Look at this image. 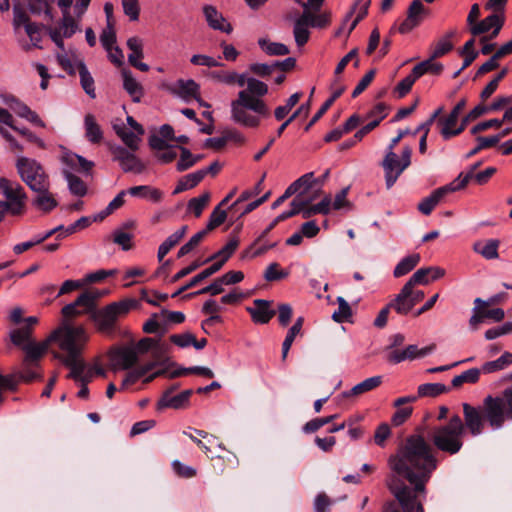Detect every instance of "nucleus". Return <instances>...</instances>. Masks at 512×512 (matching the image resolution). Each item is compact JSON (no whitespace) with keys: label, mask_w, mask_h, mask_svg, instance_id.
Instances as JSON below:
<instances>
[{"label":"nucleus","mask_w":512,"mask_h":512,"mask_svg":"<svg viewBox=\"0 0 512 512\" xmlns=\"http://www.w3.org/2000/svg\"><path fill=\"white\" fill-rule=\"evenodd\" d=\"M170 91L188 101L199 96V85L192 79H180L170 88Z\"/></svg>","instance_id":"28"},{"label":"nucleus","mask_w":512,"mask_h":512,"mask_svg":"<svg viewBox=\"0 0 512 512\" xmlns=\"http://www.w3.org/2000/svg\"><path fill=\"white\" fill-rule=\"evenodd\" d=\"M114 160L119 162L124 172H133L136 174L142 173L145 165L133 153H130L122 147H118L113 151Z\"/></svg>","instance_id":"21"},{"label":"nucleus","mask_w":512,"mask_h":512,"mask_svg":"<svg viewBox=\"0 0 512 512\" xmlns=\"http://www.w3.org/2000/svg\"><path fill=\"white\" fill-rule=\"evenodd\" d=\"M0 192L11 205V215L20 216L25 213L27 194L23 186L17 181L0 177Z\"/></svg>","instance_id":"11"},{"label":"nucleus","mask_w":512,"mask_h":512,"mask_svg":"<svg viewBox=\"0 0 512 512\" xmlns=\"http://www.w3.org/2000/svg\"><path fill=\"white\" fill-rule=\"evenodd\" d=\"M490 301H483L480 298L475 300V304H478L479 308L482 310L484 318H488L493 320L494 322H500L505 317V312L501 308L488 309L490 305Z\"/></svg>","instance_id":"49"},{"label":"nucleus","mask_w":512,"mask_h":512,"mask_svg":"<svg viewBox=\"0 0 512 512\" xmlns=\"http://www.w3.org/2000/svg\"><path fill=\"white\" fill-rule=\"evenodd\" d=\"M258 45L266 54L271 56H285L290 53L289 48L285 44L271 42L266 38H260Z\"/></svg>","instance_id":"43"},{"label":"nucleus","mask_w":512,"mask_h":512,"mask_svg":"<svg viewBox=\"0 0 512 512\" xmlns=\"http://www.w3.org/2000/svg\"><path fill=\"white\" fill-rule=\"evenodd\" d=\"M50 348L51 346L48 342V338L38 343L34 341L26 343L22 348L25 353L22 365L26 368H29L30 366H37L39 360L46 354V352L50 351Z\"/></svg>","instance_id":"19"},{"label":"nucleus","mask_w":512,"mask_h":512,"mask_svg":"<svg viewBox=\"0 0 512 512\" xmlns=\"http://www.w3.org/2000/svg\"><path fill=\"white\" fill-rule=\"evenodd\" d=\"M184 435L188 436L192 441H194L206 454L211 452V446L217 444V446L223 450V454L217 455L216 457H211V460L222 461L223 463L219 464V469L221 472L225 470V468L236 469L239 466V459L235 453L227 450L222 443L218 442L216 436L211 435L203 430L193 429L192 432L184 431Z\"/></svg>","instance_id":"7"},{"label":"nucleus","mask_w":512,"mask_h":512,"mask_svg":"<svg viewBox=\"0 0 512 512\" xmlns=\"http://www.w3.org/2000/svg\"><path fill=\"white\" fill-rule=\"evenodd\" d=\"M425 12V7L421 0H413L407 9L406 18L399 24L398 31L401 34H406L417 27Z\"/></svg>","instance_id":"20"},{"label":"nucleus","mask_w":512,"mask_h":512,"mask_svg":"<svg viewBox=\"0 0 512 512\" xmlns=\"http://www.w3.org/2000/svg\"><path fill=\"white\" fill-rule=\"evenodd\" d=\"M420 262V255L418 253L411 254L403 258L395 267L393 271L394 277H402L411 272Z\"/></svg>","instance_id":"41"},{"label":"nucleus","mask_w":512,"mask_h":512,"mask_svg":"<svg viewBox=\"0 0 512 512\" xmlns=\"http://www.w3.org/2000/svg\"><path fill=\"white\" fill-rule=\"evenodd\" d=\"M179 149L181 151V155L176 165L178 171H185L201 160V156L192 155L188 149L183 147H180Z\"/></svg>","instance_id":"54"},{"label":"nucleus","mask_w":512,"mask_h":512,"mask_svg":"<svg viewBox=\"0 0 512 512\" xmlns=\"http://www.w3.org/2000/svg\"><path fill=\"white\" fill-rule=\"evenodd\" d=\"M209 77L220 84L238 86L245 89L238 92L237 97L231 101V119L245 128H258L262 122L271 115L270 107L264 100L268 94V85L254 77H246L245 74L234 70H215L209 73Z\"/></svg>","instance_id":"2"},{"label":"nucleus","mask_w":512,"mask_h":512,"mask_svg":"<svg viewBox=\"0 0 512 512\" xmlns=\"http://www.w3.org/2000/svg\"><path fill=\"white\" fill-rule=\"evenodd\" d=\"M114 129L117 135L122 139V141L132 150L138 149V144L140 142V135L134 134L133 132L126 131L123 127L114 126Z\"/></svg>","instance_id":"59"},{"label":"nucleus","mask_w":512,"mask_h":512,"mask_svg":"<svg viewBox=\"0 0 512 512\" xmlns=\"http://www.w3.org/2000/svg\"><path fill=\"white\" fill-rule=\"evenodd\" d=\"M113 242L119 245L124 251L131 250L134 246L133 235L120 229L114 231Z\"/></svg>","instance_id":"60"},{"label":"nucleus","mask_w":512,"mask_h":512,"mask_svg":"<svg viewBox=\"0 0 512 512\" xmlns=\"http://www.w3.org/2000/svg\"><path fill=\"white\" fill-rule=\"evenodd\" d=\"M81 86L84 91L91 97L95 98V87H94V79L89 73L86 65L83 62H79L77 65Z\"/></svg>","instance_id":"48"},{"label":"nucleus","mask_w":512,"mask_h":512,"mask_svg":"<svg viewBox=\"0 0 512 512\" xmlns=\"http://www.w3.org/2000/svg\"><path fill=\"white\" fill-rule=\"evenodd\" d=\"M136 301L125 299L106 305L93 313V320L102 333H110L114 330L119 319L125 317L135 306Z\"/></svg>","instance_id":"8"},{"label":"nucleus","mask_w":512,"mask_h":512,"mask_svg":"<svg viewBox=\"0 0 512 512\" xmlns=\"http://www.w3.org/2000/svg\"><path fill=\"white\" fill-rule=\"evenodd\" d=\"M297 196L291 202V211H295V215L302 212L305 206L315 201L322 193L321 188L317 185V180L314 178L308 187L302 186Z\"/></svg>","instance_id":"17"},{"label":"nucleus","mask_w":512,"mask_h":512,"mask_svg":"<svg viewBox=\"0 0 512 512\" xmlns=\"http://www.w3.org/2000/svg\"><path fill=\"white\" fill-rule=\"evenodd\" d=\"M331 204L332 202L330 196H325L318 204H309L305 206L301 212V215L304 219H308L316 214L326 215L330 212Z\"/></svg>","instance_id":"44"},{"label":"nucleus","mask_w":512,"mask_h":512,"mask_svg":"<svg viewBox=\"0 0 512 512\" xmlns=\"http://www.w3.org/2000/svg\"><path fill=\"white\" fill-rule=\"evenodd\" d=\"M239 246V239L238 237H232L229 239V241L226 243V245L219 250L216 254H214L210 259H217L219 258L223 262H226L237 250Z\"/></svg>","instance_id":"57"},{"label":"nucleus","mask_w":512,"mask_h":512,"mask_svg":"<svg viewBox=\"0 0 512 512\" xmlns=\"http://www.w3.org/2000/svg\"><path fill=\"white\" fill-rule=\"evenodd\" d=\"M210 201V193L205 192L199 197H195L189 200L188 210L192 212L195 217H200L205 207Z\"/></svg>","instance_id":"52"},{"label":"nucleus","mask_w":512,"mask_h":512,"mask_svg":"<svg viewBox=\"0 0 512 512\" xmlns=\"http://www.w3.org/2000/svg\"><path fill=\"white\" fill-rule=\"evenodd\" d=\"M437 58H433L431 55L429 59L424 60L414 66L412 69L414 74L420 78L424 74L440 75L443 71V65L436 61Z\"/></svg>","instance_id":"37"},{"label":"nucleus","mask_w":512,"mask_h":512,"mask_svg":"<svg viewBox=\"0 0 512 512\" xmlns=\"http://www.w3.org/2000/svg\"><path fill=\"white\" fill-rule=\"evenodd\" d=\"M505 17L503 13H493L471 27V34L474 36L492 31L490 39L496 37L503 27Z\"/></svg>","instance_id":"18"},{"label":"nucleus","mask_w":512,"mask_h":512,"mask_svg":"<svg viewBox=\"0 0 512 512\" xmlns=\"http://www.w3.org/2000/svg\"><path fill=\"white\" fill-rule=\"evenodd\" d=\"M85 136L93 144H99L103 140V132L92 114H87L84 119Z\"/></svg>","instance_id":"36"},{"label":"nucleus","mask_w":512,"mask_h":512,"mask_svg":"<svg viewBox=\"0 0 512 512\" xmlns=\"http://www.w3.org/2000/svg\"><path fill=\"white\" fill-rule=\"evenodd\" d=\"M370 4L371 0H355L349 11L346 13L336 35L340 36L344 32L347 36L350 35L358 23L368 15Z\"/></svg>","instance_id":"15"},{"label":"nucleus","mask_w":512,"mask_h":512,"mask_svg":"<svg viewBox=\"0 0 512 512\" xmlns=\"http://www.w3.org/2000/svg\"><path fill=\"white\" fill-rule=\"evenodd\" d=\"M425 294L422 290L405 284L394 300L390 302V306L400 315L408 314L412 308L422 301Z\"/></svg>","instance_id":"14"},{"label":"nucleus","mask_w":512,"mask_h":512,"mask_svg":"<svg viewBox=\"0 0 512 512\" xmlns=\"http://www.w3.org/2000/svg\"><path fill=\"white\" fill-rule=\"evenodd\" d=\"M60 361L70 368L68 377L79 382L85 370V364L79 356L63 357Z\"/></svg>","instance_id":"46"},{"label":"nucleus","mask_w":512,"mask_h":512,"mask_svg":"<svg viewBox=\"0 0 512 512\" xmlns=\"http://www.w3.org/2000/svg\"><path fill=\"white\" fill-rule=\"evenodd\" d=\"M51 184L34 191L36 196L32 200V205L43 213H49L58 206L55 195L50 191Z\"/></svg>","instance_id":"23"},{"label":"nucleus","mask_w":512,"mask_h":512,"mask_svg":"<svg viewBox=\"0 0 512 512\" xmlns=\"http://www.w3.org/2000/svg\"><path fill=\"white\" fill-rule=\"evenodd\" d=\"M203 12L208 25L214 29L224 33L230 34L232 32V26L223 15L217 11V9L211 5H206L203 8Z\"/></svg>","instance_id":"27"},{"label":"nucleus","mask_w":512,"mask_h":512,"mask_svg":"<svg viewBox=\"0 0 512 512\" xmlns=\"http://www.w3.org/2000/svg\"><path fill=\"white\" fill-rule=\"evenodd\" d=\"M412 148L403 146L399 153L396 150H386L381 162L384 171L386 187L390 189L400 175L411 165Z\"/></svg>","instance_id":"6"},{"label":"nucleus","mask_w":512,"mask_h":512,"mask_svg":"<svg viewBox=\"0 0 512 512\" xmlns=\"http://www.w3.org/2000/svg\"><path fill=\"white\" fill-rule=\"evenodd\" d=\"M10 108L13 110L15 114L19 117L26 119L32 124L42 127H45V123L40 119L36 112L32 111L26 104L13 100L10 104Z\"/></svg>","instance_id":"35"},{"label":"nucleus","mask_w":512,"mask_h":512,"mask_svg":"<svg viewBox=\"0 0 512 512\" xmlns=\"http://www.w3.org/2000/svg\"><path fill=\"white\" fill-rule=\"evenodd\" d=\"M309 20L310 13L305 11L294 23L293 34L298 47L304 46L310 38Z\"/></svg>","instance_id":"29"},{"label":"nucleus","mask_w":512,"mask_h":512,"mask_svg":"<svg viewBox=\"0 0 512 512\" xmlns=\"http://www.w3.org/2000/svg\"><path fill=\"white\" fill-rule=\"evenodd\" d=\"M289 272L281 269L276 262L269 264L264 272V279L268 282L278 281L287 278Z\"/></svg>","instance_id":"56"},{"label":"nucleus","mask_w":512,"mask_h":512,"mask_svg":"<svg viewBox=\"0 0 512 512\" xmlns=\"http://www.w3.org/2000/svg\"><path fill=\"white\" fill-rule=\"evenodd\" d=\"M462 408L463 419L458 414H454L446 424L435 427L431 433L434 447L448 455H456L462 450L466 431L472 437H477L485 428L481 407L463 403Z\"/></svg>","instance_id":"3"},{"label":"nucleus","mask_w":512,"mask_h":512,"mask_svg":"<svg viewBox=\"0 0 512 512\" xmlns=\"http://www.w3.org/2000/svg\"><path fill=\"white\" fill-rule=\"evenodd\" d=\"M312 182H314V174L312 172L310 173H307L303 176H301L299 179H297L296 181H294L284 192V194L282 196H280L279 198H277L273 204H272V208L273 209H276L277 207H279L286 199H288L289 197H291L292 195L296 194L298 191H300V189L302 188V186H309Z\"/></svg>","instance_id":"30"},{"label":"nucleus","mask_w":512,"mask_h":512,"mask_svg":"<svg viewBox=\"0 0 512 512\" xmlns=\"http://www.w3.org/2000/svg\"><path fill=\"white\" fill-rule=\"evenodd\" d=\"M500 241L498 239H489L486 241H477L473 245L474 252L480 254L487 260L497 259L499 257L498 248Z\"/></svg>","instance_id":"32"},{"label":"nucleus","mask_w":512,"mask_h":512,"mask_svg":"<svg viewBox=\"0 0 512 512\" xmlns=\"http://www.w3.org/2000/svg\"><path fill=\"white\" fill-rule=\"evenodd\" d=\"M207 174L206 170H198L184 176L177 184L174 193H180L197 186Z\"/></svg>","instance_id":"39"},{"label":"nucleus","mask_w":512,"mask_h":512,"mask_svg":"<svg viewBox=\"0 0 512 512\" xmlns=\"http://www.w3.org/2000/svg\"><path fill=\"white\" fill-rule=\"evenodd\" d=\"M66 179L68 181L69 190L72 194L83 197L87 193V186L84 183L83 180H81L79 177L68 173L66 175Z\"/></svg>","instance_id":"58"},{"label":"nucleus","mask_w":512,"mask_h":512,"mask_svg":"<svg viewBox=\"0 0 512 512\" xmlns=\"http://www.w3.org/2000/svg\"><path fill=\"white\" fill-rule=\"evenodd\" d=\"M382 383L381 376H374L371 378H367L364 381L355 385L349 392L344 393V396H358L363 393L369 392L377 387H379Z\"/></svg>","instance_id":"40"},{"label":"nucleus","mask_w":512,"mask_h":512,"mask_svg":"<svg viewBox=\"0 0 512 512\" xmlns=\"http://www.w3.org/2000/svg\"><path fill=\"white\" fill-rule=\"evenodd\" d=\"M221 206L222 205L219 204L212 211V213H211V215L209 217V221H208L207 227L205 229V230H207V233L209 231H212L215 228L219 227L221 224H223L225 222L226 217H227V213H226L225 210L221 209Z\"/></svg>","instance_id":"62"},{"label":"nucleus","mask_w":512,"mask_h":512,"mask_svg":"<svg viewBox=\"0 0 512 512\" xmlns=\"http://www.w3.org/2000/svg\"><path fill=\"white\" fill-rule=\"evenodd\" d=\"M100 296L101 294L97 291H86L82 293L73 303H70L62 308V321L70 322L73 318L92 311L95 307L96 300Z\"/></svg>","instance_id":"13"},{"label":"nucleus","mask_w":512,"mask_h":512,"mask_svg":"<svg viewBox=\"0 0 512 512\" xmlns=\"http://www.w3.org/2000/svg\"><path fill=\"white\" fill-rule=\"evenodd\" d=\"M445 275V270L437 267H425L418 269L406 282L411 287L416 285H428L429 283L442 278Z\"/></svg>","instance_id":"22"},{"label":"nucleus","mask_w":512,"mask_h":512,"mask_svg":"<svg viewBox=\"0 0 512 512\" xmlns=\"http://www.w3.org/2000/svg\"><path fill=\"white\" fill-rule=\"evenodd\" d=\"M33 22L30 21L29 16L24 11V9L21 7L20 4H14L13 6V26L15 30H18L20 26H24V28L27 27V24H32Z\"/></svg>","instance_id":"64"},{"label":"nucleus","mask_w":512,"mask_h":512,"mask_svg":"<svg viewBox=\"0 0 512 512\" xmlns=\"http://www.w3.org/2000/svg\"><path fill=\"white\" fill-rule=\"evenodd\" d=\"M417 79L418 77L414 74V71L412 70L408 76H406L396 85L393 91L394 94H396L398 98H403L411 91Z\"/></svg>","instance_id":"53"},{"label":"nucleus","mask_w":512,"mask_h":512,"mask_svg":"<svg viewBox=\"0 0 512 512\" xmlns=\"http://www.w3.org/2000/svg\"><path fill=\"white\" fill-rule=\"evenodd\" d=\"M390 474L386 485L403 512H424L418 497L425 494L426 484L438 466L430 444L421 435L407 437L398 451L388 459Z\"/></svg>","instance_id":"1"},{"label":"nucleus","mask_w":512,"mask_h":512,"mask_svg":"<svg viewBox=\"0 0 512 512\" xmlns=\"http://www.w3.org/2000/svg\"><path fill=\"white\" fill-rule=\"evenodd\" d=\"M481 369L471 368L460 375L455 376L452 379V386L458 388L462 386L464 383L474 384L478 382L480 378Z\"/></svg>","instance_id":"50"},{"label":"nucleus","mask_w":512,"mask_h":512,"mask_svg":"<svg viewBox=\"0 0 512 512\" xmlns=\"http://www.w3.org/2000/svg\"><path fill=\"white\" fill-rule=\"evenodd\" d=\"M45 30L55 45L64 50V39L71 38L80 30V27L79 22L72 17L70 11H63L59 24L57 26H47Z\"/></svg>","instance_id":"12"},{"label":"nucleus","mask_w":512,"mask_h":512,"mask_svg":"<svg viewBox=\"0 0 512 512\" xmlns=\"http://www.w3.org/2000/svg\"><path fill=\"white\" fill-rule=\"evenodd\" d=\"M15 167L20 179L34 192L50 184L49 175L35 159L20 156Z\"/></svg>","instance_id":"9"},{"label":"nucleus","mask_w":512,"mask_h":512,"mask_svg":"<svg viewBox=\"0 0 512 512\" xmlns=\"http://www.w3.org/2000/svg\"><path fill=\"white\" fill-rule=\"evenodd\" d=\"M247 311L256 324H266L275 315V311L270 308V302L262 299L254 300L253 306L248 307Z\"/></svg>","instance_id":"25"},{"label":"nucleus","mask_w":512,"mask_h":512,"mask_svg":"<svg viewBox=\"0 0 512 512\" xmlns=\"http://www.w3.org/2000/svg\"><path fill=\"white\" fill-rule=\"evenodd\" d=\"M446 392V387L440 383H427L422 384L418 387L419 397H435Z\"/></svg>","instance_id":"61"},{"label":"nucleus","mask_w":512,"mask_h":512,"mask_svg":"<svg viewBox=\"0 0 512 512\" xmlns=\"http://www.w3.org/2000/svg\"><path fill=\"white\" fill-rule=\"evenodd\" d=\"M109 366L113 371L127 370L138 360V354L134 346H121L110 350Z\"/></svg>","instance_id":"16"},{"label":"nucleus","mask_w":512,"mask_h":512,"mask_svg":"<svg viewBox=\"0 0 512 512\" xmlns=\"http://www.w3.org/2000/svg\"><path fill=\"white\" fill-rule=\"evenodd\" d=\"M473 171L466 174H459L449 184L434 190L428 197L424 198L419 204L418 209L424 215H429L435 206L448 194L464 189L470 181Z\"/></svg>","instance_id":"10"},{"label":"nucleus","mask_w":512,"mask_h":512,"mask_svg":"<svg viewBox=\"0 0 512 512\" xmlns=\"http://www.w3.org/2000/svg\"><path fill=\"white\" fill-rule=\"evenodd\" d=\"M191 394V390H186L173 397H164L160 400L159 406L178 409L188 402Z\"/></svg>","instance_id":"51"},{"label":"nucleus","mask_w":512,"mask_h":512,"mask_svg":"<svg viewBox=\"0 0 512 512\" xmlns=\"http://www.w3.org/2000/svg\"><path fill=\"white\" fill-rule=\"evenodd\" d=\"M417 398V396H405L400 397L394 401V407H396V411L391 419V422L394 426H400L410 418L413 412V408L406 404L415 402Z\"/></svg>","instance_id":"26"},{"label":"nucleus","mask_w":512,"mask_h":512,"mask_svg":"<svg viewBox=\"0 0 512 512\" xmlns=\"http://www.w3.org/2000/svg\"><path fill=\"white\" fill-rule=\"evenodd\" d=\"M481 411L484 416V424L487 422L494 430L500 429L506 419L512 420V387L506 388L501 396L485 397Z\"/></svg>","instance_id":"5"},{"label":"nucleus","mask_w":512,"mask_h":512,"mask_svg":"<svg viewBox=\"0 0 512 512\" xmlns=\"http://www.w3.org/2000/svg\"><path fill=\"white\" fill-rule=\"evenodd\" d=\"M458 118L459 117L450 113L448 116L438 120L437 124L440 128V134L445 140L457 136L463 131V127H457Z\"/></svg>","instance_id":"31"},{"label":"nucleus","mask_w":512,"mask_h":512,"mask_svg":"<svg viewBox=\"0 0 512 512\" xmlns=\"http://www.w3.org/2000/svg\"><path fill=\"white\" fill-rule=\"evenodd\" d=\"M512 363V353L504 352L498 359L483 364L481 370L484 373H493L503 370Z\"/></svg>","instance_id":"47"},{"label":"nucleus","mask_w":512,"mask_h":512,"mask_svg":"<svg viewBox=\"0 0 512 512\" xmlns=\"http://www.w3.org/2000/svg\"><path fill=\"white\" fill-rule=\"evenodd\" d=\"M435 347V344H431L422 349H418L416 345H409L403 350V352L406 360H413L415 358H421L428 355L435 349Z\"/></svg>","instance_id":"63"},{"label":"nucleus","mask_w":512,"mask_h":512,"mask_svg":"<svg viewBox=\"0 0 512 512\" xmlns=\"http://www.w3.org/2000/svg\"><path fill=\"white\" fill-rule=\"evenodd\" d=\"M47 338L51 346L50 352L61 360L63 357L80 356L89 336L83 326H74L71 322L62 321Z\"/></svg>","instance_id":"4"},{"label":"nucleus","mask_w":512,"mask_h":512,"mask_svg":"<svg viewBox=\"0 0 512 512\" xmlns=\"http://www.w3.org/2000/svg\"><path fill=\"white\" fill-rule=\"evenodd\" d=\"M277 242L268 243L264 238L258 237L246 250L242 253V258H256L265 254L268 250L274 248Z\"/></svg>","instance_id":"38"},{"label":"nucleus","mask_w":512,"mask_h":512,"mask_svg":"<svg viewBox=\"0 0 512 512\" xmlns=\"http://www.w3.org/2000/svg\"><path fill=\"white\" fill-rule=\"evenodd\" d=\"M33 328L30 325H24L20 328H16L10 331L11 342L15 345L23 348V345L32 341Z\"/></svg>","instance_id":"42"},{"label":"nucleus","mask_w":512,"mask_h":512,"mask_svg":"<svg viewBox=\"0 0 512 512\" xmlns=\"http://www.w3.org/2000/svg\"><path fill=\"white\" fill-rule=\"evenodd\" d=\"M46 26L40 25L38 23L33 22L32 24H27L25 28V32L29 37L32 46L36 48H42L41 42L43 39L42 30L45 29Z\"/></svg>","instance_id":"55"},{"label":"nucleus","mask_w":512,"mask_h":512,"mask_svg":"<svg viewBox=\"0 0 512 512\" xmlns=\"http://www.w3.org/2000/svg\"><path fill=\"white\" fill-rule=\"evenodd\" d=\"M123 87L131 96L134 102H139L144 94L142 85L133 77L132 73L126 69L122 70Z\"/></svg>","instance_id":"33"},{"label":"nucleus","mask_w":512,"mask_h":512,"mask_svg":"<svg viewBox=\"0 0 512 512\" xmlns=\"http://www.w3.org/2000/svg\"><path fill=\"white\" fill-rule=\"evenodd\" d=\"M304 319L303 317L297 318L293 326L289 329L283 345H282V358L283 360L286 359L288 352L296 338L297 335L301 334L302 326H303Z\"/></svg>","instance_id":"45"},{"label":"nucleus","mask_w":512,"mask_h":512,"mask_svg":"<svg viewBox=\"0 0 512 512\" xmlns=\"http://www.w3.org/2000/svg\"><path fill=\"white\" fill-rule=\"evenodd\" d=\"M127 47L130 50L128 55L130 65L142 72H147L149 70V66L141 61L144 57L142 40L136 36L130 37L127 40Z\"/></svg>","instance_id":"24"},{"label":"nucleus","mask_w":512,"mask_h":512,"mask_svg":"<svg viewBox=\"0 0 512 512\" xmlns=\"http://www.w3.org/2000/svg\"><path fill=\"white\" fill-rule=\"evenodd\" d=\"M127 193L131 196L147 199L153 203H159L163 198V192L160 189L148 185L131 187Z\"/></svg>","instance_id":"34"}]
</instances>
